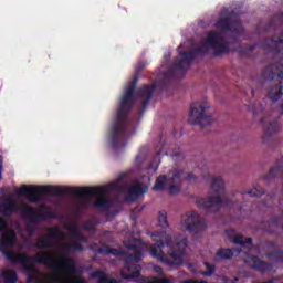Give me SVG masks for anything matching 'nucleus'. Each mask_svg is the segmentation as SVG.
<instances>
[{"label": "nucleus", "mask_w": 283, "mask_h": 283, "mask_svg": "<svg viewBox=\"0 0 283 283\" xmlns=\"http://www.w3.org/2000/svg\"><path fill=\"white\" fill-rule=\"evenodd\" d=\"M50 189V186H21L15 190V193L28 198L30 202H36L39 200V196H41V193H48Z\"/></svg>", "instance_id": "nucleus-9"}, {"label": "nucleus", "mask_w": 283, "mask_h": 283, "mask_svg": "<svg viewBox=\"0 0 283 283\" xmlns=\"http://www.w3.org/2000/svg\"><path fill=\"white\" fill-rule=\"evenodd\" d=\"M206 268L208 269V271L205 272L203 275H211V273H213V266L206 264Z\"/></svg>", "instance_id": "nucleus-23"}, {"label": "nucleus", "mask_w": 283, "mask_h": 283, "mask_svg": "<svg viewBox=\"0 0 283 283\" xmlns=\"http://www.w3.org/2000/svg\"><path fill=\"white\" fill-rule=\"evenodd\" d=\"M13 211H21L27 218H36L45 216L48 213V208L41 207L39 210L29 207L25 203H17L12 198L0 199V213H13Z\"/></svg>", "instance_id": "nucleus-4"}, {"label": "nucleus", "mask_w": 283, "mask_h": 283, "mask_svg": "<svg viewBox=\"0 0 283 283\" xmlns=\"http://www.w3.org/2000/svg\"><path fill=\"white\" fill-rule=\"evenodd\" d=\"M199 207H202V203L199 202Z\"/></svg>", "instance_id": "nucleus-29"}, {"label": "nucleus", "mask_w": 283, "mask_h": 283, "mask_svg": "<svg viewBox=\"0 0 283 283\" xmlns=\"http://www.w3.org/2000/svg\"><path fill=\"white\" fill-rule=\"evenodd\" d=\"M50 235L51 238H55L56 240H63L65 238V235L59 230V228L51 229Z\"/></svg>", "instance_id": "nucleus-18"}, {"label": "nucleus", "mask_w": 283, "mask_h": 283, "mask_svg": "<svg viewBox=\"0 0 283 283\" xmlns=\"http://www.w3.org/2000/svg\"><path fill=\"white\" fill-rule=\"evenodd\" d=\"M159 223L161 227H167V212L159 213Z\"/></svg>", "instance_id": "nucleus-19"}, {"label": "nucleus", "mask_w": 283, "mask_h": 283, "mask_svg": "<svg viewBox=\"0 0 283 283\" xmlns=\"http://www.w3.org/2000/svg\"><path fill=\"white\" fill-rule=\"evenodd\" d=\"M147 92H151V87H147Z\"/></svg>", "instance_id": "nucleus-28"}, {"label": "nucleus", "mask_w": 283, "mask_h": 283, "mask_svg": "<svg viewBox=\"0 0 283 283\" xmlns=\"http://www.w3.org/2000/svg\"><path fill=\"white\" fill-rule=\"evenodd\" d=\"M154 242H161L157 248H151L153 258H157L160 262H165L168 266H180L185 262V251L187 250V238H182L176 245H171V237L166 233H154Z\"/></svg>", "instance_id": "nucleus-2"}, {"label": "nucleus", "mask_w": 283, "mask_h": 283, "mask_svg": "<svg viewBox=\"0 0 283 283\" xmlns=\"http://www.w3.org/2000/svg\"><path fill=\"white\" fill-rule=\"evenodd\" d=\"M156 273H163V270L159 266L155 268Z\"/></svg>", "instance_id": "nucleus-26"}, {"label": "nucleus", "mask_w": 283, "mask_h": 283, "mask_svg": "<svg viewBox=\"0 0 283 283\" xmlns=\"http://www.w3.org/2000/svg\"><path fill=\"white\" fill-rule=\"evenodd\" d=\"M38 247L39 249H45V247H48V242H45V238H42L39 240Z\"/></svg>", "instance_id": "nucleus-22"}, {"label": "nucleus", "mask_w": 283, "mask_h": 283, "mask_svg": "<svg viewBox=\"0 0 283 283\" xmlns=\"http://www.w3.org/2000/svg\"><path fill=\"white\" fill-rule=\"evenodd\" d=\"M15 234L12 230H6L0 241V251L12 262H19L29 273V282L34 283H83V279L76 270L74 261L67 256V251H76V241H64L55 252H39L35 259L25 258L14 253ZM41 262L51 266V274H41L34 268L33 262Z\"/></svg>", "instance_id": "nucleus-1"}, {"label": "nucleus", "mask_w": 283, "mask_h": 283, "mask_svg": "<svg viewBox=\"0 0 283 283\" xmlns=\"http://www.w3.org/2000/svg\"><path fill=\"white\" fill-rule=\"evenodd\" d=\"M123 277H138L139 275V269H136L135 272H132L130 274H125V271L122 272Z\"/></svg>", "instance_id": "nucleus-20"}, {"label": "nucleus", "mask_w": 283, "mask_h": 283, "mask_svg": "<svg viewBox=\"0 0 283 283\" xmlns=\"http://www.w3.org/2000/svg\"><path fill=\"white\" fill-rule=\"evenodd\" d=\"M232 242L234 244H242L243 247H247L248 249L251 248V239L248 238L244 240V237H242V234L234 233V238L232 239Z\"/></svg>", "instance_id": "nucleus-13"}, {"label": "nucleus", "mask_w": 283, "mask_h": 283, "mask_svg": "<svg viewBox=\"0 0 283 283\" xmlns=\"http://www.w3.org/2000/svg\"><path fill=\"white\" fill-rule=\"evenodd\" d=\"M216 111L211 107L208 102H195L190 106L189 123L191 125H201V127H207L208 125H213L216 123V117H213Z\"/></svg>", "instance_id": "nucleus-3"}, {"label": "nucleus", "mask_w": 283, "mask_h": 283, "mask_svg": "<svg viewBox=\"0 0 283 283\" xmlns=\"http://www.w3.org/2000/svg\"><path fill=\"white\" fill-rule=\"evenodd\" d=\"M182 171L175 170L168 177L161 176L156 180L154 186L155 191H163L167 189L170 193H178L180 191V184L182 182Z\"/></svg>", "instance_id": "nucleus-5"}, {"label": "nucleus", "mask_w": 283, "mask_h": 283, "mask_svg": "<svg viewBox=\"0 0 283 283\" xmlns=\"http://www.w3.org/2000/svg\"><path fill=\"white\" fill-rule=\"evenodd\" d=\"M132 92H134V87H129L126 90L124 96L122 97L120 105L122 107H125L126 105H129V101H132Z\"/></svg>", "instance_id": "nucleus-16"}, {"label": "nucleus", "mask_w": 283, "mask_h": 283, "mask_svg": "<svg viewBox=\"0 0 283 283\" xmlns=\"http://www.w3.org/2000/svg\"><path fill=\"white\" fill-rule=\"evenodd\" d=\"M2 277H4L6 283H15L17 282V273L12 270H4L2 272Z\"/></svg>", "instance_id": "nucleus-14"}, {"label": "nucleus", "mask_w": 283, "mask_h": 283, "mask_svg": "<svg viewBox=\"0 0 283 283\" xmlns=\"http://www.w3.org/2000/svg\"><path fill=\"white\" fill-rule=\"evenodd\" d=\"M211 188L217 193H222L224 191V179L222 177H213Z\"/></svg>", "instance_id": "nucleus-11"}, {"label": "nucleus", "mask_w": 283, "mask_h": 283, "mask_svg": "<svg viewBox=\"0 0 283 283\" xmlns=\"http://www.w3.org/2000/svg\"><path fill=\"white\" fill-rule=\"evenodd\" d=\"M247 264L252 266V269H256L258 271H266L269 269V265L264 262H262L260 259L255 256H250L245 260Z\"/></svg>", "instance_id": "nucleus-10"}, {"label": "nucleus", "mask_w": 283, "mask_h": 283, "mask_svg": "<svg viewBox=\"0 0 283 283\" xmlns=\"http://www.w3.org/2000/svg\"><path fill=\"white\" fill-rule=\"evenodd\" d=\"M74 196L77 198H96L95 207H108L105 188H75Z\"/></svg>", "instance_id": "nucleus-7"}, {"label": "nucleus", "mask_w": 283, "mask_h": 283, "mask_svg": "<svg viewBox=\"0 0 283 283\" xmlns=\"http://www.w3.org/2000/svg\"><path fill=\"white\" fill-rule=\"evenodd\" d=\"M205 219L198 214V212H187L180 222L181 231H198V229H205Z\"/></svg>", "instance_id": "nucleus-8"}, {"label": "nucleus", "mask_w": 283, "mask_h": 283, "mask_svg": "<svg viewBox=\"0 0 283 283\" xmlns=\"http://www.w3.org/2000/svg\"><path fill=\"white\" fill-rule=\"evenodd\" d=\"M2 174H3V157L0 156V180L2 178Z\"/></svg>", "instance_id": "nucleus-24"}, {"label": "nucleus", "mask_w": 283, "mask_h": 283, "mask_svg": "<svg viewBox=\"0 0 283 283\" xmlns=\"http://www.w3.org/2000/svg\"><path fill=\"white\" fill-rule=\"evenodd\" d=\"M217 28H223V30H229V22L227 20H221L217 23Z\"/></svg>", "instance_id": "nucleus-21"}, {"label": "nucleus", "mask_w": 283, "mask_h": 283, "mask_svg": "<svg viewBox=\"0 0 283 283\" xmlns=\"http://www.w3.org/2000/svg\"><path fill=\"white\" fill-rule=\"evenodd\" d=\"M281 96H282V90L280 87H275L270 91L271 101H277Z\"/></svg>", "instance_id": "nucleus-17"}, {"label": "nucleus", "mask_w": 283, "mask_h": 283, "mask_svg": "<svg viewBox=\"0 0 283 283\" xmlns=\"http://www.w3.org/2000/svg\"><path fill=\"white\" fill-rule=\"evenodd\" d=\"M181 56H182L184 59H187V54H182Z\"/></svg>", "instance_id": "nucleus-27"}, {"label": "nucleus", "mask_w": 283, "mask_h": 283, "mask_svg": "<svg viewBox=\"0 0 283 283\" xmlns=\"http://www.w3.org/2000/svg\"><path fill=\"white\" fill-rule=\"evenodd\" d=\"M201 202H205V209H211V207H220L222 205V197L221 196H214L210 197L207 200H203Z\"/></svg>", "instance_id": "nucleus-12"}, {"label": "nucleus", "mask_w": 283, "mask_h": 283, "mask_svg": "<svg viewBox=\"0 0 283 283\" xmlns=\"http://www.w3.org/2000/svg\"><path fill=\"white\" fill-rule=\"evenodd\" d=\"M233 255V250L223 249L217 252V260H229Z\"/></svg>", "instance_id": "nucleus-15"}, {"label": "nucleus", "mask_w": 283, "mask_h": 283, "mask_svg": "<svg viewBox=\"0 0 283 283\" xmlns=\"http://www.w3.org/2000/svg\"><path fill=\"white\" fill-rule=\"evenodd\" d=\"M211 50L213 54L220 56L229 52V43L224 40V33H209L205 44L203 52Z\"/></svg>", "instance_id": "nucleus-6"}, {"label": "nucleus", "mask_w": 283, "mask_h": 283, "mask_svg": "<svg viewBox=\"0 0 283 283\" xmlns=\"http://www.w3.org/2000/svg\"><path fill=\"white\" fill-rule=\"evenodd\" d=\"M6 227H8V223L4 220L0 219V229H6Z\"/></svg>", "instance_id": "nucleus-25"}]
</instances>
